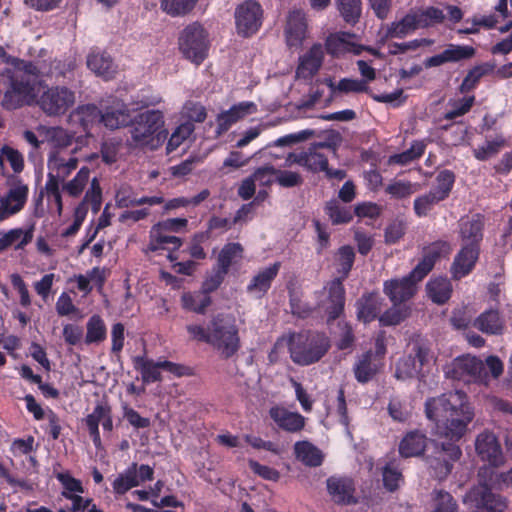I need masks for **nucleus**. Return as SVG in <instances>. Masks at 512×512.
<instances>
[{
	"label": "nucleus",
	"mask_w": 512,
	"mask_h": 512,
	"mask_svg": "<svg viewBox=\"0 0 512 512\" xmlns=\"http://www.w3.org/2000/svg\"><path fill=\"white\" fill-rule=\"evenodd\" d=\"M269 415L275 424L282 430L297 433L305 426V417L298 412H292L282 406H273Z\"/></svg>",
	"instance_id": "nucleus-23"
},
{
	"label": "nucleus",
	"mask_w": 512,
	"mask_h": 512,
	"mask_svg": "<svg viewBox=\"0 0 512 512\" xmlns=\"http://www.w3.org/2000/svg\"><path fill=\"white\" fill-rule=\"evenodd\" d=\"M131 122L128 106L119 100L113 101L110 106L101 111V123L110 130L126 127Z\"/></svg>",
	"instance_id": "nucleus-22"
},
{
	"label": "nucleus",
	"mask_w": 512,
	"mask_h": 512,
	"mask_svg": "<svg viewBox=\"0 0 512 512\" xmlns=\"http://www.w3.org/2000/svg\"><path fill=\"white\" fill-rule=\"evenodd\" d=\"M87 67L104 80H110L117 74V65L109 54L100 50H92L87 56Z\"/></svg>",
	"instance_id": "nucleus-24"
},
{
	"label": "nucleus",
	"mask_w": 512,
	"mask_h": 512,
	"mask_svg": "<svg viewBox=\"0 0 512 512\" xmlns=\"http://www.w3.org/2000/svg\"><path fill=\"white\" fill-rule=\"evenodd\" d=\"M323 83L330 89L332 97L338 94L368 92L366 81L352 78H342L337 84L331 78H325Z\"/></svg>",
	"instance_id": "nucleus-39"
},
{
	"label": "nucleus",
	"mask_w": 512,
	"mask_h": 512,
	"mask_svg": "<svg viewBox=\"0 0 512 512\" xmlns=\"http://www.w3.org/2000/svg\"><path fill=\"white\" fill-rule=\"evenodd\" d=\"M63 180L51 178L47 176V180L44 186L43 195L45 194L47 197V201L49 203H54L56 206V210L58 215H61L63 210V202L60 191V183H63Z\"/></svg>",
	"instance_id": "nucleus-55"
},
{
	"label": "nucleus",
	"mask_w": 512,
	"mask_h": 512,
	"mask_svg": "<svg viewBox=\"0 0 512 512\" xmlns=\"http://www.w3.org/2000/svg\"><path fill=\"white\" fill-rule=\"evenodd\" d=\"M442 200L435 195L431 190L422 196L417 197L414 200V211L417 216H427L430 210Z\"/></svg>",
	"instance_id": "nucleus-63"
},
{
	"label": "nucleus",
	"mask_w": 512,
	"mask_h": 512,
	"mask_svg": "<svg viewBox=\"0 0 512 512\" xmlns=\"http://www.w3.org/2000/svg\"><path fill=\"white\" fill-rule=\"evenodd\" d=\"M381 298L377 294L364 295L357 302V317L368 323L373 321L381 310Z\"/></svg>",
	"instance_id": "nucleus-40"
},
{
	"label": "nucleus",
	"mask_w": 512,
	"mask_h": 512,
	"mask_svg": "<svg viewBox=\"0 0 512 512\" xmlns=\"http://www.w3.org/2000/svg\"><path fill=\"white\" fill-rule=\"evenodd\" d=\"M133 367L140 372L144 384L162 381L160 360L154 361L145 355H137L132 358Z\"/></svg>",
	"instance_id": "nucleus-33"
},
{
	"label": "nucleus",
	"mask_w": 512,
	"mask_h": 512,
	"mask_svg": "<svg viewBox=\"0 0 512 512\" xmlns=\"http://www.w3.org/2000/svg\"><path fill=\"white\" fill-rule=\"evenodd\" d=\"M496 68L495 63L493 62H484L479 65L474 66L470 69L463 79L461 85L459 86V91L461 93H467L473 90L478 84L479 80L490 73H492Z\"/></svg>",
	"instance_id": "nucleus-43"
},
{
	"label": "nucleus",
	"mask_w": 512,
	"mask_h": 512,
	"mask_svg": "<svg viewBox=\"0 0 512 512\" xmlns=\"http://www.w3.org/2000/svg\"><path fill=\"white\" fill-rule=\"evenodd\" d=\"M462 455L460 447L454 443L443 444L440 456L430 460V467L434 471V476L439 479H445L452 471V462L457 461Z\"/></svg>",
	"instance_id": "nucleus-21"
},
{
	"label": "nucleus",
	"mask_w": 512,
	"mask_h": 512,
	"mask_svg": "<svg viewBox=\"0 0 512 512\" xmlns=\"http://www.w3.org/2000/svg\"><path fill=\"white\" fill-rule=\"evenodd\" d=\"M234 17L237 33L249 37L262 26L263 9L257 1L246 0L236 7Z\"/></svg>",
	"instance_id": "nucleus-9"
},
{
	"label": "nucleus",
	"mask_w": 512,
	"mask_h": 512,
	"mask_svg": "<svg viewBox=\"0 0 512 512\" xmlns=\"http://www.w3.org/2000/svg\"><path fill=\"white\" fill-rule=\"evenodd\" d=\"M280 262H275L258 271L247 286V292L257 298L263 297L271 287L280 270Z\"/></svg>",
	"instance_id": "nucleus-27"
},
{
	"label": "nucleus",
	"mask_w": 512,
	"mask_h": 512,
	"mask_svg": "<svg viewBox=\"0 0 512 512\" xmlns=\"http://www.w3.org/2000/svg\"><path fill=\"white\" fill-rule=\"evenodd\" d=\"M417 276H412V271L402 278L390 279L384 282L383 291L393 304L403 303L416 292Z\"/></svg>",
	"instance_id": "nucleus-15"
},
{
	"label": "nucleus",
	"mask_w": 512,
	"mask_h": 512,
	"mask_svg": "<svg viewBox=\"0 0 512 512\" xmlns=\"http://www.w3.org/2000/svg\"><path fill=\"white\" fill-rule=\"evenodd\" d=\"M421 28H427L444 21L443 11L437 7H427L426 9H415Z\"/></svg>",
	"instance_id": "nucleus-57"
},
{
	"label": "nucleus",
	"mask_w": 512,
	"mask_h": 512,
	"mask_svg": "<svg viewBox=\"0 0 512 512\" xmlns=\"http://www.w3.org/2000/svg\"><path fill=\"white\" fill-rule=\"evenodd\" d=\"M257 111V105L251 101H243L221 112L216 119L217 135L225 133L233 124Z\"/></svg>",
	"instance_id": "nucleus-20"
},
{
	"label": "nucleus",
	"mask_w": 512,
	"mask_h": 512,
	"mask_svg": "<svg viewBox=\"0 0 512 512\" xmlns=\"http://www.w3.org/2000/svg\"><path fill=\"white\" fill-rule=\"evenodd\" d=\"M426 436L418 431L408 433L400 442L399 452L403 457L420 455L426 447Z\"/></svg>",
	"instance_id": "nucleus-41"
},
{
	"label": "nucleus",
	"mask_w": 512,
	"mask_h": 512,
	"mask_svg": "<svg viewBox=\"0 0 512 512\" xmlns=\"http://www.w3.org/2000/svg\"><path fill=\"white\" fill-rule=\"evenodd\" d=\"M106 408V404L99 403L94 407L93 412L88 414L84 419L85 425L89 431V435L97 449L101 448L102 445L99 432V424L102 421Z\"/></svg>",
	"instance_id": "nucleus-47"
},
{
	"label": "nucleus",
	"mask_w": 512,
	"mask_h": 512,
	"mask_svg": "<svg viewBox=\"0 0 512 512\" xmlns=\"http://www.w3.org/2000/svg\"><path fill=\"white\" fill-rule=\"evenodd\" d=\"M29 187L22 180L13 181L0 197V222L19 213L25 206Z\"/></svg>",
	"instance_id": "nucleus-11"
},
{
	"label": "nucleus",
	"mask_w": 512,
	"mask_h": 512,
	"mask_svg": "<svg viewBox=\"0 0 512 512\" xmlns=\"http://www.w3.org/2000/svg\"><path fill=\"white\" fill-rule=\"evenodd\" d=\"M90 180V169L82 167L69 181L63 182L62 190L71 197H78L82 194Z\"/></svg>",
	"instance_id": "nucleus-48"
},
{
	"label": "nucleus",
	"mask_w": 512,
	"mask_h": 512,
	"mask_svg": "<svg viewBox=\"0 0 512 512\" xmlns=\"http://www.w3.org/2000/svg\"><path fill=\"white\" fill-rule=\"evenodd\" d=\"M69 119L72 124L79 125L89 136L91 128L96 123H101V111L94 104L80 105L70 113Z\"/></svg>",
	"instance_id": "nucleus-29"
},
{
	"label": "nucleus",
	"mask_w": 512,
	"mask_h": 512,
	"mask_svg": "<svg viewBox=\"0 0 512 512\" xmlns=\"http://www.w3.org/2000/svg\"><path fill=\"white\" fill-rule=\"evenodd\" d=\"M422 370L419 363L416 362V357H413L412 353L408 356L401 358L396 366L395 376L398 379H407L419 376Z\"/></svg>",
	"instance_id": "nucleus-53"
},
{
	"label": "nucleus",
	"mask_w": 512,
	"mask_h": 512,
	"mask_svg": "<svg viewBox=\"0 0 512 512\" xmlns=\"http://www.w3.org/2000/svg\"><path fill=\"white\" fill-rule=\"evenodd\" d=\"M243 248L239 243H228L220 251L218 255V268L228 273L231 264L242 259Z\"/></svg>",
	"instance_id": "nucleus-50"
},
{
	"label": "nucleus",
	"mask_w": 512,
	"mask_h": 512,
	"mask_svg": "<svg viewBox=\"0 0 512 512\" xmlns=\"http://www.w3.org/2000/svg\"><path fill=\"white\" fill-rule=\"evenodd\" d=\"M327 489L336 503L350 504L354 502V486L351 479L330 477L327 480Z\"/></svg>",
	"instance_id": "nucleus-34"
},
{
	"label": "nucleus",
	"mask_w": 512,
	"mask_h": 512,
	"mask_svg": "<svg viewBox=\"0 0 512 512\" xmlns=\"http://www.w3.org/2000/svg\"><path fill=\"white\" fill-rule=\"evenodd\" d=\"M182 239L159 228L152 226L149 231V243L144 250L145 253L156 252L165 249L178 250L182 246Z\"/></svg>",
	"instance_id": "nucleus-31"
},
{
	"label": "nucleus",
	"mask_w": 512,
	"mask_h": 512,
	"mask_svg": "<svg viewBox=\"0 0 512 512\" xmlns=\"http://www.w3.org/2000/svg\"><path fill=\"white\" fill-rule=\"evenodd\" d=\"M56 479L63 487L62 495L66 499H70L74 495L83 493L82 482L74 478L69 472H59L56 474Z\"/></svg>",
	"instance_id": "nucleus-56"
},
{
	"label": "nucleus",
	"mask_w": 512,
	"mask_h": 512,
	"mask_svg": "<svg viewBox=\"0 0 512 512\" xmlns=\"http://www.w3.org/2000/svg\"><path fill=\"white\" fill-rule=\"evenodd\" d=\"M284 36L287 46L299 48L308 36V20L301 9L289 11L284 28Z\"/></svg>",
	"instance_id": "nucleus-13"
},
{
	"label": "nucleus",
	"mask_w": 512,
	"mask_h": 512,
	"mask_svg": "<svg viewBox=\"0 0 512 512\" xmlns=\"http://www.w3.org/2000/svg\"><path fill=\"white\" fill-rule=\"evenodd\" d=\"M355 260V252L351 246L345 245L338 250V272L341 277L330 281L326 287L328 290L327 302L324 305V311L327 314V324L331 325L332 321L340 317L344 311L345 305V289L343 280L348 276Z\"/></svg>",
	"instance_id": "nucleus-6"
},
{
	"label": "nucleus",
	"mask_w": 512,
	"mask_h": 512,
	"mask_svg": "<svg viewBox=\"0 0 512 512\" xmlns=\"http://www.w3.org/2000/svg\"><path fill=\"white\" fill-rule=\"evenodd\" d=\"M294 454L297 460L309 467L320 466L323 462L321 450L306 440L294 444Z\"/></svg>",
	"instance_id": "nucleus-36"
},
{
	"label": "nucleus",
	"mask_w": 512,
	"mask_h": 512,
	"mask_svg": "<svg viewBox=\"0 0 512 512\" xmlns=\"http://www.w3.org/2000/svg\"><path fill=\"white\" fill-rule=\"evenodd\" d=\"M479 251L480 248L476 246H462L460 251L456 254L451 266L453 278L461 279L473 270L479 257Z\"/></svg>",
	"instance_id": "nucleus-25"
},
{
	"label": "nucleus",
	"mask_w": 512,
	"mask_h": 512,
	"mask_svg": "<svg viewBox=\"0 0 512 512\" xmlns=\"http://www.w3.org/2000/svg\"><path fill=\"white\" fill-rule=\"evenodd\" d=\"M181 114L183 118L188 119V122H203L206 119L207 113L205 107L194 101H186L182 107Z\"/></svg>",
	"instance_id": "nucleus-64"
},
{
	"label": "nucleus",
	"mask_w": 512,
	"mask_h": 512,
	"mask_svg": "<svg viewBox=\"0 0 512 512\" xmlns=\"http://www.w3.org/2000/svg\"><path fill=\"white\" fill-rule=\"evenodd\" d=\"M107 337V328L104 320L100 315H92L86 323L85 343L99 344Z\"/></svg>",
	"instance_id": "nucleus-46"
},
{
	"label": "nucleus",
	"mask_w": 512,
	"mask_h": 512,
	"mask_svg": "<svg viewBox=\"0 0 512 512\" xmlns=\"http://www.w3.org/2000/svg\"><path fill=\"white\" fill-rule=\"evenodd\" d=\"M505 144L502 136H497L493 140L486 141L483 145L473 150L474 157L479 161H486L499 153Z\"/></svg>",
	"instance_id": "nucleus-54"
},
{
	"label": "nucleus",
	"mask_w": 512,
	"mask_h": 512,
	"mask_svg": "<svg viewBox=\"0 0 512 512\" xmlns=\"http://www.w3.org/2000/svg\"><path fill=\"white\" fill-rule=\"evenodd\" d=\"M198 0H161V8L172 17L185 16L196 6Z\"/></svg>",
	"instance_id": "nucleus-51"
},
{
	"label": "nucleus",
	"mask_w": 512,
	"mask_h": 512,
	"mask_svg": "<svg viewBox=\"0 0 512 512\" xmlns=\"http://www.w3.org/2000/svg\"><path fill=\"white\" fill-rule=\"evenodd\" d=\"M178 46L183 57L198 66L208 56V32L200 23H191L180 32Z\"/></svg>",
	"instance_id": "nucleus-7"
},
{
	"label": "nucleus",
	"mask_w": 512,
	"mask_h": 512,
	"mask_svg": "<svg viewBox=\"0 0 512 512\" xmlns=\"http://www.w3.org/2000/svg\"><path fill=\"white\" fill-rule=\"evenodd\" d=\"M14 69L0 72L1 106L13 111L36 106L48 117L65 115L76 103V92L65 85H48L40 80L41 71L32 61L16 59Z\"/></svg>",
	"instance_id": "nucleus-1"
},
{
	"label": "nucleus",
	"mask_w": 512,
	"mask_h": 512,
	"mask_svg": "<svg viewBox=\"0 0 512 512\" xmlns=\"http://www.w3.org/2000/svg\"><path fill=\"white\" fill-rule=\"evenodd\" d=\"M475 449L478 456L492 466L497 467L504 462L501 446L492 432L484 431L480 433L475 441Z\"/></svg>",
	"instance_id": "nucleus-16"
},
{
	"label": "nucleus",
	"mask_w": 512,
	"mask_h": 512,
	"mask_svg": "<svg viewBox=\"0 0 512 512\" xmlns=\"http://www.w3.org/2000/svg\"><path fill=\"white\" fill-rule=\"evenodd\" d=\"M444 372L447 378L466 383L476 382L487 385L489 382V375L485 371L484 363L470 355L455 358L445 367Z\"/></svg>",
	"instance_id": "nucleus-8"
},
{
	"label": "nucleus",
	"mask_w": 512,
	"mask_h": 512,
	"mask_svg": "<svg viewBox=\"0 0 512 512\" xmlns=\"http://www.w3.org/2000/svg\"><path fill=\"white\" fill-rule=\"evenodd\" d=\"M425 151V145L422 142H414L411 147L402 153L390 156L389 163L406 165L420 158Z\"/></svg>",
	"instance_id": "nucleus-58"
},
{
	"label": "nucleus",
	"mask_w": 512,
	"mask_h": 512,
	"mask_svg": "<svg viewBox=\"0 0 512 512\" xmlns=\"http://www.w3.org/2000/svg\"><path fill=\"white\" fill-rule=\"evenodd\" d=\"M434 509L432 512H457L458 505L452 495L443 490L433 492Z\"/></svg>",
	"instance_id": "nucleus-59"
},
{
	"label": "nucleus",
	"mask_w": 512,
	"mask_h": 512,
	"mask_svg": "<svg viewBox=\"0 0 512 512\" xmlns=\"http://www.w3.org/2000/svg\"><path fill=\"white\" fill-rule=\"evenodd\" d=\"M458 227L459 237L463 245L480 248L484 228L483 215L477 213L462 217L458 222Z\"/></svg>",
	"instance_id": "nucleus-17"
},
{
	"label": "nucleus",
	"mask_w": 512,
	"mask_h": 512,
	"mask_svg": "<svg viewBox=\"0 0 512 512\" xmlns=\"http://www.w3.org/2000/svg\"><path fill=\"white\" fill-rule=\"evenodd\" d=\"M153 475L154 470L151 466L146 464L138 466L136 463H132L114 479L112 483L113 491L117 495H123L143 482L152 480Z\"/></svg>",
	"instance_id": "nucleus-12"
},
{
	"label": "nucleus",
	"mask_w": 512,
	"mask_h": 512,
	"mask_svg": "<svg viewBox=\"0 0 512 512\" xmlns=\"http://www.w3.org/2000/svg\"><path fill=\"white\" fill-rule=\"evenodd\" d=\"M451 252V245L447 241H436L424 249L422 260L412 270V276L422 280L433 268L435 262L446 257Z\"/></svg>",
	"instance_id": "nucleus-18"
},
{
	"label": "nucleus",
	"mask_w": 512,
	"mask_h": 512,
	"mask_svg": "<svg viewBox=\"0 0 512 512\" xmlns=\"http://www.w3.org/2000/svg\"><path fill=\"white\" fill-rule=\"evenodd\" d=\"M78 148L69 151L49 150L47 155V176L65 181L77 169L79 159L76 156Z\"/></svg>",
	"instance_id": "nucleus-10"
},
{
	"label": "nucleus",
	"mask_w": 512,
	"mask_h": 512,
	"mask_svg": "<svg viewBox=\"0 0 512 512\" xmlns=\"http://www.w3.org/2000/svg\"><path fill=\"white\" fill-rule=\"evenodd\" d=\"M337 328L338 331H335L334 335L337 338L336 345L338 349L345 350L350 348L355 340L351 325L344 320H340Z\"/></svg>",
	"instance_id": "nucleus-62"
},
{
	"label": "nucleus",
	"mask_w": 512,
	"mask_h": 512,
	"mask_svg": "<svg viewBox=\"0 0 512 512\" xmlns=\"http://www.w3.org/2000/svg\"><path fill=\"white\" fill-rule=\"evenodd\" d=\"M186 329L192 339L210 345L224 359L233 357L241 347L239 327L230 314H217L207 327L191 324Z\"/></svg>",
	"instance_id": "nucleus-3"
},
{
	"label": "nucleus",
	"mask_w": 512,
	"mask_h": 512,
	"mask_svg": "<svg viewBox=\"0 0 512 512\" xmlns=\"http://www.w3.org/2000/svg\"><path fill=\"white\" fill-rule=\"evenodd\" d=\"M420 28L415 9H411L401 19L395 20L387 26L386 37L402 39Z\"/></svg>",
	"instance_id": "nucleus-32"
},
{
	"label": "nucleus",
	"mask_w": 512,
	"mask_h": 512,
	"mask_svg": "<svg viewBox=\"0 0 512 512\" xmlns=\"http://www.w3.org/2000/svg\"><path fill=\"white\" fill-rule=\"evenodd\" d=\"M180 300L184 310L201 315L206 313L207 308L212 303L211 296L201 289L193 292H184Z\"/></svg>",
	"instance_id": "nucleus-38"
},
{
	"label": "nucleus",
	"mask_w": 512,
	"mask_h": 512,
	"mask_svg": "<svg viewBox=\"0 0 512 512\" xmlns=\"http://www.w3.org/2000/svg\"><path fill=\"white\" fill-rule=\"evenodd\" d=\"M354 35L350 33H335L327 37L325 42V48L327 53L339 57L346 53L359 54L361 47L356 46L351 39Z\"/></svg>",
	"instance_id": "nucleus-30"
},
{
	"label": "nucleus",
	"mask_w": 512,
	"mask_h": 512,
	"mask_svg": "<svg viewBox=\"0 0 512 512\" xmlns=\"http://www.w3.org/2000/svg\"><path fill=\"white\" fill-rule=\"evenodd\" d=\"M130 138L127 145L130 148H148L155 150L165 139L161 129L164 126V115L160 110H146L131 118Z\"/></svg>",
	"instance_id": "nucleus-4"
},
{
	"label": "nucleus",
	"mask_w": 512,
	"mask_h": 512,
	"mask_svg": "<svg viewBox=\"0 0 512 512\" xmlns=\"http://www.w3.org/2000/svg\"><path fill=\"white\" fill-rule=\"evenodd\" d=\"M324 148L332 152L335 151L333 144L330 142L313 143L303 151L304 168L306 170L316 173L327 168L328 156L321 152Z\"/></svg>",
	"instance_id": "nucleus-26"
},
{
	"label": "nucleus",
	"mask_w": 512,
	"mask_h": 512,
	"mask_svg": "<svg viewBox=\"0 0 512 512\" xmlns=\"http://www.w3.org/2000/svg\"><path fill=\"white\" fill-rule=\"evenodd\" d=\"M473 326L479 331L489 335L502 334L504 321L498 310L489 309L482 312L474 321Z\"/></svg>",
	"instance_id": "nucleus-35"
},
{
	"label": "nucleus",
	"mask_w": 512,
	"mask_h": 512,
	"mask_svg": "<svg viewBox=\"0 0 512 512\" xmlns=\"http://www.w3.org/2000/svg\"><path fill=\"white\" fill-rule=\"evenodd\" d=\"M5 162L9 163L14 173H21L24 169V157L22 153L10 145L0 148V173L5 174Z\"/></svg>",
	"instance_id": "nucleus-44"
},
{
	"label": "nucleus",
	"mask_w": 512,
	"mask_h": 512,
	"mask_svg": "<svg viewBox=\"0 0 512 512\" xmlns=\"http://www.w3.org/2000/svg\"><path fill=\"white\" fill-rule=\"evenodd\" d=\"M475 103L474 95H466L460 98H450L446 104V112L443 119L454 121L467 114Z\"/></svg>",
	"instance_id": "nucleus-42"
},
{
	"label": "nucleus",
	"mask_w": 512,
	"mask_h": 512,
	"mask_svg": "<svg viewBox=\"0 0 512 512\" xmlns=\"http://www.w3.org/2000/svg\"><path fill=\"white\" fill-rule=\"evenodd\" d=\"M426 417L433 422L435 433L455 444L467 432L475 416L465 392L449 391L425 402Z\"/></svg>",
	"instance_id": "nucleus-2"
},
{
	"label": "nucleus",
	"mask_w": 512,
	"mask_h": 512,
	"mask_svg": "<svg viewBox=\"0 0 512 512\" xmlns=\"http://www.w3.org/2000/svg\"><path fill=\"white\" fill-rule=\"evenodd\" d=\"M382 367L383 362L376 359L372 351H367L358 357L353 366L355 379L359 383H367L374 378Z\"/></svg>",
	"instance_id": "nucleus-28"
},
{
	"label": "nucleus",
	"mask_w": 512,
	"mask_h": 512,
	"mask_svg": "<svg viewBox=\"0 0 512 512\" xmlns=\"http://www.w3.org/2000/svg\"><path fill=\"white\" fill-rule=\"evenodd\" d=\"M324 49L321 44H313L310 49L299 57L296 76L299 79L310 80L322 66Z\"/></svg>",
	"instance_id": "nucleus-19"
},
{
	"label": "nucleus",
	"mask_w": 512,
	"mask_h": 512,
	"mask_svg": "<svg viewBox=\"0 0 512 512\" xmlns=\"http://www.w3.org/2000/svg\"><path fill=\"white\" fill-rule=\"evenodd\" d=\"M427 292L434 303L443 304L451 297V282L443 277L432 279L427 283Z\"/></svg>",
	"instance_id": "nucleus-45"
},
{
	"label": "nucleus",
	"mask_w": 512,
	"mask_h": 512,
	"mask_svg": "<svg viewBox=\"0 0 512 512\" xmlns=\"http://www.w3.org/2000/svg\"><path fill=\"white\" fill-rule=\"evenodd\" d=\"M330 339L316 331L293 333L288 338V349L292 361L307 366L318 362L330 349Z\"/></svg>",
	"instance_id": "nucleus-5"
},
{
	"label": "nucleus",
	"mask_w": 512,
	"mask_h": 512,
	"mask_svg": "<svg viewBox=\"0 0 512 512\" xmlns=\"http://www.w3.org/2000/svg\"><path fill=\"white\" fill-rule=\"evenodd\" d=\"M466 500L470 501L481 512H504L506 502L494 494L486 484L473 487L467 494Z\"/></svg>",
	"instance_id": "nucleus-14"
},
{
	"label": "nucleus",
	"mask_w": 512,
	"mask_h": 512,
	"mask_svg": "<svg viewBox=\"0 0 512 512\" xmlns=\"http://www.w3.org/2000/svg\"><path fill=\"white\" fill-rule=\"evenodd\" d=\"M46 141L50 145V150L68 151L75 138L74 133L61 126L44 128Z\"/></svg>",
	"instance_id": "nucleus-37"
},
{
	"label": "nucleus",
	"mask_w": 512,
	"mask_h": 512,
	"mask_svg": "<svg viewBox=\"0 0 512 512\" xmlns=\"http://www.w3.org/2000/svg\"><path fill=\"white\" fill-rule=\"evenodd\" d=\"M454 182V173L450 170H443L438 173L436 184L430 190L443 201L449 196Z\"/></svg>",
	"instance_id": "nucleus-52"
},
{
	"label": "nucleus",
	"mask_w": 512,
	"mask_h": 512,
	"mask_svg": "<svg viewBox=\"0 0 512 512\" xmlns=\"http://www.w3.org/2000/svg\"><path fill=\"white\" fill-rule=\"evenodd\" d=\"M82 203L86 206L90 205L94 214H97L102 204V190L97 178H93L90 182V187L85 193Z\"/></svg>",
	"instance_id": "nucleus-61"
},
{
	"label": "nucleus",
	"mask_w": 512,
	"mask_h": 512,
	"mask_svg": "<svg viewBox=\"0 0 512 512\" xmlns=\"http://www.w3.org/2000/svg\"><path fill=\"white\" fill-rule=\"evenodd\" d=\"M335 3L346 23L354 25L359 21L362 12L361 0H335Z\"/></svg>",
	"instance_id": "nucleus-49"
},
{
	"label": "nucleus",
	"mask_w": 512,
	"mask_h": 512,
	"mask_svg": "<svg viewBox=\"0 0 512 512\" xmlns=\"http://www.w3.org/2000/svg\"><path fill=\"white\" fill-rule=\"evenodd\" d=\"M416 191L417 184L402 180H394L385 188V192L395 199L407 198Z\"/></svg>",
	"instance_id": "nucleus-60"
}]
</instances>
